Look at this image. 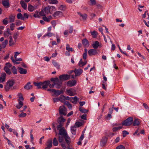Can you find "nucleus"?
<instances>
[{
    "mask_svg": "<svg viewBox=\"0 0 149 149\" xmlns=\"http://www.w3.org/2000/svg\"><path fill=\"white\" fill-rule=\"evenodd\" d=\"M107 139V137H103L101 141V143L102 145H104L106 143Z\"/></svg>",
    "mask_w": 149,
    "mask_h": 149,
    "instance_id": "33",
    "label": "nucleus"
},
{
    "mask_svg": "<svg viewBox=\"0 0 149 149\" xmlns=\"http://www.w3.org/2000/svg\"><path fill=\"white\" fill-rule=\"evenodd\" d=\"M84 123L82 122H77L75 123L74 126H77V127H79L81 126Z\"/></svg>",
    "mask_w": 149,
    "mask_h": 149,
    "instance_id": "43",
    "label": "nucleus"
},
{
    "mask_svg": "<svg viewBox=\"0 0 149 149\" xmlns=\"http://www.w3.org/2000/svg\"><path fill=\"white\" fill-rule=\"evenodd\" d=\"M54 35V34H53L50 32H48L44 36V37L47 36L49 37H52V36Z\"/></svg>",
    "mask_w": 149,
    "mask_h": 149,
    "instance_id": "56",
    "label": "nucleus"
},
{
    "mask_svg": "<svg viewBox=\"0 0 149 149\" xmlns=\"http://www.w3.org/2000/svg\"><path fill=\"white\" fill-rule=\"evenodd\" d=\"M54 81V84L56 87L58 88H59L62 84L61 81H60L57 78L55 79Z\"/></svg>",
    "mask_w": 149,
    "mask_h": 149,
    "instance_id": "9",
    "label": "nucleus"
},
{
    "mask_svg": "<svg viewBox=\"0 0 149 149\" xmlns=\"http://www.w3.org/2000/svg\"><path fill=\"white\" fill-rule=\"evenodd\" d=\"M116 149H125V147L122 145H120V146H117L116 148Z\"/></svg>",
    "mask_w": 149,
    "mask_h": 149,
    "instance_id": "64",
    "label": "nucleus"
},
{
    "mask_svg": "<svg viewBox=\"0 0 149 149\" xmlns=\"http://www.w3.org/2000/svg\"><path fill=\"white\" fill-rule=\"evenodd\" d=\"M15 83V81L13 80H9L6 83V84L5 87V89L6 91H9Z\"/></svg>",
    "mask_w": 149,
    "mask_h": 149,
    "instance_id": "3",
    "label": "nucleus"
},
{
    "mask_svg": "<svg viewBox=\"0 0 149 149\" xmlns=\"http://www.w3.org/2000/svg\"><path fill=\"white\" fill-rule=\"evenodd\" d=\"M17 101L18 102V104L16 105V107L18 109H20L23 105L24 103L23 101L24 98L22 94L21 93H19L17 95Z\"/></svg>",
    "mask_w": 149,
    "mask_h": 149,
    "instance_id": "1",
    "label": "nucleus"
},
{
    "mask_svg": "<svg viewBox=\"0 0 149 149\" xmlns=\"http://www.w3.org/2000/svg\"><path fill=\"white\" fill-rule=\"evenodd\" d=\"M133 120V119L132 117H129L123 122L122 125L125 126H130L132 124Z\"/></svg>",
    "mask_w": 149,
    "mask_h": 149,
    "instance_id": "2",
    "label": "nucleus"
},
{
    "mask_svg": "<svg viewBox=\"0 0 149 149\" xmlns=\"http://www.w3.org/2000/svg\"><path fill=\"white\" fill-rule=\"evenodd\" d=\"M3 34L4 36L6 37H8L9 35H11L10 29L7 28L6 31H4Z\"/></svg>",
    "mask_w": 149,
    "mask_h": 149,
    "instance_id": "22",
    "label": "nucleus"
},
{
    "mask_svg": "<svg viewBox=\"0 0 149 149\" xmlns=\"http://www.w3.org/2000/svg\"><path fill=\"white\" fill-rule=\"evenodd\" d=\"M71 131L73 134H76V128L75 126L74 125L71 127Z\"/></svg>",
    "mask_w": 149,
    "mask_h": 149,
    "instance_id": "27",
    "label": "nucleus"
},
{
    "mask_svg": "<svg viewBox=\"0 0 149 149\" xmlns=\"http://www.w3.org/2000/svg\"><path fill=\"white\" fill-rule=\"evenodd\" d=\"M63 93V91H56L55 94L56 95L58 96L60 95L61 94H62Z\"/></svg>",
    "mask_w": 149,
    "mask_h": 149,
    "instance_id": "48",
    "label": "nucleus"
},
{
    "mask_svg": "<svg viewBox=\"0 0 149 149\" xmlns=\"http://www.w3.org/2000/svg\"><path fill=\"white\" fill-rule=\"evenodd\" d=\"M12 70L13 73L14 74H16L17 73V71L15 66H13L12 68Z\"/></svg>",
    "mask_w": 149,
    "mask_h": 149,
    "instance_id": "50",
    "label": "nucleus"
},
{
    "mask_svg": "<svg viewBox=\"0 0 149 149\" xmlns=\"http://www.w3.org/2000/svg\"><path fill=\"white\" fill-rule=\"evenodd\" d=\"M20 3L22 7L24 9H26L27 8V4L25 3L23 1H20Z\"/></svg>",
    "mask_w": 149,
    "mask_h": 149,
    "instance_id": "41",
    "label": "nucleus"
},
{
    "mask_svg": "<svg viewBox=\"0 0 149 149\" xmlns=\"http://www.w3.org/2000/svg\"><path fill=\"white\" fill-rule=\"evenodd\" d=\"M47 148H50L52 147V141L51 139L49 140L48 141L47 143Z\"/></svg>",
    "mask_w": 149,
    "mask_h": 149,
    "instance_id": "34",
    "label": "nucleus"
},
{
    "mask_svg": "<svg viewBox=\"0 0 149 149\" xmlns=\"http://www.w3.org/2000/svg\"><path fill=\"white\" fill-rule=\"evenodd\" d=\"M66 92L67 95L70 96H73L76 94L75 90L72 88L67 89Z\"/></svg>",
    "mask_w": 149,
    "mask_h": 149,
    "instance_id": "4",
    "label": "nucleus"
},
{
    "mask_svg": "<svg viewBox=\"0 0 149 149\" xmlns=\"http://www.w3.org/2000/svg\"><path fill=\"white\" fill-rule=\"evenodd\" d=\"M45 1H47L50 4H58V1L57 0H44Z\"/></svg>",
    "mask_w": 149,
    "mask_h": 149,
    "instance_id": "24",
    "label": "nucleus"
},
{
    "mask_svg": "<svg viewBox=\"0 0 149 149\" xmlns=\"http://www.w3.org/2000/svg\"><path fill=\"white\" fill-rule=\"evenodd\" d=\"M10 40L9 41V45L10 46H12L14 45L16 42L15 40L13 41V39L11 36H10L9 37Z\"/></svg>",
    "mask_w": 149,
    "mask_h": 149,
    "instance_id": "26",
    "label": "nucleus"
},
{
    "mask_svg": "<svg viewBox=\"0 0 149 149\" xmlns=\"http://www.w3.org/2000/svg\"><path fill=\"white\" fill-rule=\"evenodd\" d=\"M48 14L47 10L46 9V7L42 10L41 11L39 12V14L40 16H45L46 15Z\"/></svg>",
    "mask_w": 149,
    "mask_h": 149,
    "instance_id": "10",
    "label": "nucleus"
},
{
    "mask_svg": "<svg viewBox=\"0 0 149 149\" xmlns=\"http://www.w3.org/2000/svg\"><path fill=\"white\" fill-rule=\"evenodd\" d=\"M11 66L12 65L11 64L8 63L6 64L4 68V70L8 74H10L11 73L9 68H10Z\"/></svg>",
    "mask_w": 149,
    "mask_h": 149,
    "instance_id": "5",
    "label": "nucleus"
},
{
    "mask_svg": "<svg viewBox=\"0 0 149 149\" xmlns=\"http://www.w3.org/2000/svg\"><path fill=\"white\" fill-rule=\"evenodd\" d=\"M79 110L83 113H86L88 112V110L85 109L82 107H79Z\"/></svg>",
    "mask_w": 149,
    "mask_h": 149,
    "instance_id": "39",
    "label": "nucleus"
},
{
    "mask_svg": "<svg viewBox=\"0 0 149 149\" xmlns=\"http://www.w3.org/2000/svg\"><path fill=\"white\" fill-rule=\"evenodd\" d=\"M75 76L80 75L83 72L82 70L80 69H75L74 71Z\"/></svg>",
    "mask_w": 149,
    "mask_h": 149,
    "instance_id": "20",
    "label": "nucleus"
},
{
    "mask_svg": "<svg viewBox=\"0 0 149 149\" xmlns=\"http://www.w3.org/2000/svg\"><path fill=\"white\" fill-rule=\"evenodd\" d=\"M91 35L93 37V38H95L97 35V32L95 31H94L93 32H91Z\"/></svg>",
    "mask_w": 149,
    "mask_h": 149,
    "instance_id": "54",
    "label": "nucleus"
},
{
    "mask_svg": "<svg viewBox=\"0 0 149 149\" xmlns=\"http://www.w3.org/2000/svg\"><path fill=\"white\" fill-rule=\"evenodd\" d=\"M78 14L84 20H85L86 19L87 17V15L85 14H82L78 12Z\"/></svg>",
    "mask_w": 149,
    "mask_h": 149,
    "instance_id": "32",
    "label": "nucleus"
},
{
    "mask_svg": "<svg viewBox=\"0 0 149 149\" xmlns=\"http://www.w3.org/2000/svg\"><path fill=\"white\" fill-rule=\"evenodd\" d=\"M91 5H94L96 4V1L95 0H89Z\"/></svg>",
    "mask_w": 149,
    "mask_h": 149,
    "instance_id": "59",
    "label": "nucleus"
},
{
    "mask_svg": "<svg viewBox=\"0 0 149 149\" xmlns=\"http://www.w3.org/2000/svg\"><path fill=\"white\" fill-rule=\"evenodd\" d=\"M34 84L38 89L41 88L42 86V82H41L39 83L34 82Z\"/></svg>",
    "mask_w": 149,
    "mask_h": 149,
    "instance_id": "35",
    "label": "nucleus"
},
{
    "mask_svg": "<svg viewBox=\"0 0 149 149\" xmlns=\"http://www.w3.org/2000/svg\"><path fill=\"white\" fill-rule=\"evenodd\" d=\"M148 17L147 19V21L144 20L143 22L145 23V24L147 26L149 27V15L148 14Z\"/></svg>",
    "mask_w": 149,
    "mask_h": 149,
    "instance_id": "46",
    "label": "nucleus"
},
{
    "mask_svg": "<svg viewBox=\"0 0 149 149\" xmlns=\"http://www.w3.org/2000/svg\"><path fill=\"white\" fill-rule=\"evenodd\" d=\"M42 19H43V20L46 22H49V19L47 17H46L45 16L43 17H42Z\"/></svg>",
    "mask_w": 149,
    "mask_h": 149,
    "instance_id": "62",
    "label": "nucleus"
},
{
    "mask_svg": "<svg viewBox=\"0 0 149 149\" xmlns=\"http://www.w3.org/2000/svg\"><path fill=\"white\" fill-rule=\"evenodd\" d=\"M6 74L5 73L1 74V77H0V83H2L5 80Z\"/></svg>",
    "mask_w": 149,
    "mask_h": 149,
    "instance_id": "23",
    "label": "nucleus"
},
{
    "mask_svg": "<svg viewBox=\"0 0 149 149\" xmlns=\"http://www.w3.org/2000/svg\"><path fill=\"white\" fill-rule=\"evenodd\" d=\"M32 87V85L31 84V83L30 82H29L25 86L24 88L27 90H29Z\"/></svg>",
    "mask_w": 149,
    "mask_h": 149,
    "instance_id": "30",
    "label": "nucleus"
},
{
    "mask_svg": "<svg viewBox=\"0 0 149 149\" xmlns=\"http://www.w3.org/2000/svg\"><path fill=\"white\" fill-rule=\"evenodd\" d=\"M8 43V40H6L4 41L2 43V45H1V47L2 48H4L7 45Z\"/></svg>",
    "mask_w": 149,
    "mask_h": 149,
    "instance_id": "42",
    "label": "nucleus"
},
{
    "mask_svg": "<svg viewBox=\"0 0 149 149\" xmlns=\"http://www.w3.org/2000/svg\"><path fill=\"white\" fill-rule=\"evenodd\" d=\"M59 77L61 81L66 80L69 79L70 76L68 74H64L60 75Z\"/></svg>",
    "mask_w": 149,
    "mask_h": 149,
    "instance_id": "13",
    "label": "nucleus"
},
{
    "mask_svg": "<svg viewBox=\"0 0 149 149\" xmlns=\"http://www.w3.org/2000/svg\"><path fill=\"white\" fill-rule=\"evenodd\" d=\"M52 63L54 65V66L56 67L57 69H59L60 68V65L58 63L56 62L54 60H53L52 61Z\"/></svg>",
    "mask_w": 149,
    "mask_h": 149,
    "instance_id": "28",
    "label": "nucleus"
},
{
    "mask_svg": "<svg viewBox=\"0 0 149 149\" xmlns=\"http://www.w3.org/2000/svg\"><path fill=\"white\" fill-rule=\"evenodd\" d=\"M64 138L67 143L68 144L70 142V138L68 135L67 134L64 136Z\"/></svg>",
    "mask_w": 149,
    "mask_h": 149,
    "instance_id": "36",
    "label": "nucleus"
},
{
    "mask_svg": "<svg viewBox=\"0 0 149 149\" xmlns=\"http://www.w3.org/2000/svg\"><path fill=\"white\" fill-rule=\"evenodd\" d=\"M86 63L87 61H85L84 62H83L82 59H81L79 63L78 64L80 66H82L86 65Z\"/></svg>",
    "mask_w": 149,
    "mask_h": 149,
    "instance_id": "37",
    "label": "nucleus"
},
{
    "mask_svg": "<svg viewBox=\"0 0 149 149\" xmlns=\"http://www.w3.org/2000/svg\"><path fill=\"white\" fill-rule=\"evenodd\" d=\"M18 36V34L17 33H15L13 35V38L14 39V40H15V41H16L17 38V36Z\"/></svg>",
    "mask_w": 149,
    "mask_h": 149,
    "instance_id": "60",
    "label": "nucleus"
},
{
    "mask_svg": "<svg viewBox=\"0 0 149 149\" xmlns=\"http://www.w3.org/2000/svg\"><path fill=\"white\" fill-rule=\"evenodd\" d=\"M50 84L49 81H45L42 82V87L43 89L47 88Z\"/></svg>",
    "mask_w": 149,
    "mask_h": 149,
    "instance_id": "17",
    "label": "nucleus"
},
{
    "mask_svg": "<svg viewBox=\"0 0 149 149\" xmlns=\"http://www.w3.org/2000/svg\"><path fill=\"white\" fill-rule=\"evenodd\" d=\"M21 53V52H15L14 53V57L15 59H16L17 58V56H18L19 54H20Z\"/></svg>",
    "mask_w": 149,
    "mask_h": 149,
    "instance_id": "58",
    "label": "nucleus"
},
{
    "mask_svg": "<svg viewBox=\"0 0 149 149\" xmlns=\"http://www.w3.org/2000/svg\"><path fill=\"white\" fill-rule=\"evenodd\" d=\"M76 83V81L75 80H70L67 82V85L68 86L72 87L75 86Z\"/></svg>",
    "mask_w": 149,
    "mask_h": 149,
    "instance_id": "11",
    "label": "nucleus"
},
{
    "mask_svg": "<svg viewBox=\"0 0 149 149\" xmlns=\"http://www.w3.org/2000/svg\"><path fill=\"white\" fill-rule=\"evenodd\" d=\"M97 53V50L95 49H91L88 51V54L89 56L95 55Z\"/></svg>",
    "mask_w": 149,
    "mask_h": 149,
    "instance_id": "14",
    "label": "nucleus"
},
{
    "mask_svg": "<svg viewBox=\"0 0 149 149\" xmlns=\"http://www.w3.org/2000/svg\"><path fill=\"white\" fill-rule=\"evenodd\" d=\"M15 26V23H11L10 26V30L11 31H13L14 29Z\"/></svg>",
    "mask_w": 149,
    "mask_h": 149,
    "instance_id": "51",
    "label": "nucleus"
},
{
    "mask_svg": "<svg viewBox=\"0 0 149 149\" xmlns=\"http://www.w3.org/2000/svg\"><path fill=\"white\" fill-rule=\"evenodd\" d=\"M58 8L59 10H64L65 9V6L61 5L59 6Z\"/></svg>",
    "mask_w": 149,
    "mask_h": 149,
    "instance_id": "53",
    "label": "nucleus"
},
{
    "mask_svg": "<svg viewBox=\"0 0 149 149\" xmlns=\"http://www.w3.org/2000/svg\"><path fill=\"white\" fill-rule=\"evenodd\" d=\"M19 72L22 74H25L27 73V70L25 69H24L22 68L18 67Z\"/></svg>",
    "mask_w": 149,
    "mask_h": 149,
    "instance_id": "25",
    "label": "nucleus"
},
{
    "mask_svg": "<svg viewBox=\"0 0 149 149\" xmlns=\"http://www.w3.org/2000/svg\"><path fill=\"white\" fill-rule=\"evenodd\" d=\"M22 113L21 114L18 115V116L19 118H23L25 117L26 116V113H24L23 112H21Z\"/></svg>",
    "mask_w": 149,
    "mask_h": 149,
    "instance_id": "55",
    "label": "nucleus"
},
{
    "mask_svg": "<svg viewBox=\"0 0 149 149\" xmlns=\"http://www.w3.org/2000/svg\"><path fill=\"white\" fill-rule=\"evenodd\" d=\"M65 97L63 95H61L59 97V101L61 102H63L65 100Z\"/></svg>",
    "mask_w": 149,
    "mask_h": 149,
    "instance_id": "44",
    "label": "nucleus"
},
{
    "mask_svg": "<svg viewBox=\"0 0 149 149\" xmlns=\"http://www.w3.org/2000/svg\"><path fill=\"white\" fill-rule=\"evenodd\" d=\"M82 43L85 47H88L89 46V43L88 41L86 39H84L82 40Z\"/></svg>",
    "mask_w": 149,
    "mask_h": 149,
    "instance_id": "21",
    "label": "nucleus"
},
{
    "mask_svg": "<svg viewBox=\"0 0 149 149\" xmlns=\"http://www.w3.org/2000/svg\"><path fill=\"white\" fill-rule=\"evenodd\" d=\"M45 7L47 11L48 14L49 13L52 14L56 10V8L54 6H48Z\"/></svg>",
    "mask_w": 149,
    "mask_h": 149,
    "instance_id": "7",
    "label": "nucleus"
},
{
    "mask_svg": "<svg viewBox=\"0 0 149 149\" xmlns=\"http://www.w3.org/2000/svg\"><path fill=\"white\" fill-rule=\"evenodd\" d=\"M140 123V120L139 119L134 118L133 122V126H139Z\"/></svg>",
    "mask_w": 149,
    "mask_h": 149,
    "instance_id": "18",
    "label": "nucleus"
},
{
    "mask_svg": "<svg viewBox=\"0 0 149 149\" xmlns=\"http://www.w3.org/2000/svg\"><path fill=\"white\" fill-rule=\"evenodd\" d=\"M77 100L78 98L76 96L72 97L71 98V101L73 103L75 104H76Z\"/></svg>",
    "mask_w": 149,
    "mask_h": 149,
    "instance_id": "31",
    "label": "nucleus"
},
{
    "mask_svg": "<svg viewBox=\"0 0 149 149\" xmlns=\"http://www.w3.org/2000/svg\"><path fill=\"white\" fill-rule=\"evenodd\" d=\"M59 112L61 114L65 115L67 113L66 109L64 106H61L59 107Z\"/></svg>",
    "mask_w": 149,
    "mask_h": 149,
    "instance_id": "6",
    "label": "nucleus"
},
{
    "mask_svg": "<svg viewBox=\"0 0 149 149\" xmlns=\"http://www.w3.org/2000/svg\"><path fill=\"white\" fill-rule=\"evenodd\" d=\"M128 134H129L128 132H127L126 131L124 130L123 131V137L127 135Z\"/></svg>",
    "mask_w": 149,
    "mask_h": 149,
    "instance_id": "63",
    "label": "nucleus"
},
{
    "mask_svg": "<svg viewBox=\"0 0 149 149\" xmlns=\"http://www.w3.org/2000/svg\"><path fill=\"white\" fill-rule=\"evenodd\" d=\"M53 145L54 146H57L58 144V143L57 140L56 139V138H54L53 140Z\"/></svg>",
    "mask_w": 149,
    "mask_h": 149,
    "instance_id": "52",
    "label": "nucleus"
},
{
    "mask_svg": "<svg viewBox=\"0 0 149 149\" xmlns=\"http://www.w3.org/2000/svg\"><path fill=\"white\" fill-rule=\"evenodd\" d=\"M28 8L29 11L30 12H32L35 9L34 7L30 4H29Z\"/></svg>",
    "mask_w": 149,
    "mask_h": 149,
    "instance_id": "38",
    "label": "nucleus"
},
{
    "mask_svg": "<svg viewBox=\"0 0 149 149\" xmlns=\"http://www.w3.org/2000/svg\"><path fill=\"white\" fill-rule=\"evenodd\" d=\"M59 134L61 135L65 136L67 134L66 131L65 130L64 128H62L59 130Z\"/></svg>",
    "mask_w": 149,
    "mask_h": 149,
    "instance_id": "16",
    "label": "nucleus"
},
{
    "mask_svg": "<svg viewBox=\"0 0 149 149\" xmlns=\"http://www.w3.org/2000/svg\"><path fill=\"white\" fill-rule=\"evenodd\" d=\"M65 119L63 118L62 116H60L58 119V122L59 123L63 124L65 121Z\"/></svg>",
    "mask_w": 149,
    "mask_h": 149,
    "instance_id": "29",
    "label": "nucleus"
},
{
    "mask_svg": "<svg viewBox=\"0 0 149 149\" xmlns=\"http://www.w3.org/2000/svg\"><path fill=\"white\" fill-rule=\"evenodd\" d=\"M8 18L6 17L5 19H3L2 22L3 24L5 25H7L9 22L8 21Z\"/></svg>",
    "mask_w": 149,
    "mask_h": 149,
    "instance_id": "49",
    "label": "nucleus"
},
{
    "mask_svg": "<svg viewBox=\"0 0 149 149\" xmlns=\"http://www.w3.org/2000/svg\"><path fill=\"white\" fill-rule=\"evenodd\" d=\"M8 19H9V22L10 23H13L15 21V16L14 15H11L9 16L8 18Z\"/></svg>",
    "mask_w": 149,
    "mask_h": 149,
    "instance_id": "19",
    "label": "nucleus"
},
{
    "mask_svg": "<svg viewBox=\"0 0 149 149\" xmlns=\"http://www.w3.org/2000/svg\"><path fill=\"white\" fill-rule=\"evenodd\" d=\"M2 3L5 8H8L10 6L8 0H2Z\"/></svg>",
    "mask_w": 149,
    "mask_h": 149,
    "instance_id": "15",
    "label": "nucleus"
},
{
    "mask_svg": "<svg viewBox=\"0 0 149 149\" xmlns=\"http://www.w3.org/2000/svg\"><path fill=\"white\" fill-rule=\"evenodd\" d=\"M92 47L95 49H97L98 47L101 48L102 47V45L101 43L97 41L93 42L92 45Z\"/></svg>",
    "mask_w": 149,
    "mask_h": 149,
    "instance_id": "8",
    "label": "nucleus"
},
{
    "mask_svg": "<svg viewBox=\"0 0 149 149\" xmlns=\"http://www.w3.org/2000/svg\"><path fill=\"white\" fill-rule=\"evenodd\" d=\"M63 16V13L61 11H57L54 13L53 15V16L56 18L62 17Z\"/></svg>",
    "mask_w": 149,
    "mask_h": 149,
    "instance_id": "12",
    "label": "nucleus"
},
{
    "mask_svg": "<svg viewBox=\"0 0 149 149\" xmlns=\"http://www.w3.org/2000/svg\"><path fill=\"white\" fill-rule=\"evenodd\" d=\"M122 128V126H119L118 127H114L113 129L112 130L113 132H116L117 131L120 130Z\"/></svg>",
    "mask_w": 149,
    "mask_h": 149,
    "instance_id": "45",
    "label": "nucleus"
},
{
    "mask_svg": "<svg viewBox=\"0 0 149 149\" xmlns=\"http://www.w3.org/2000/svg\"><path fill=\"white\" fill-rule=\"evenodd\" d=\"M66 49L68 51V52H72L73 50V49L70 47V45L68 44L66 45Z\"/></svg>",
    "mask_w": 149,
    "mask_h": 149,
    "instance_id": "47",
    "label": "nucleus"
},
{
    "mask_svg": "<svg viewBox=\"0 0 149 149\" xmlns=\"http://www.w3.org/2000/svg\"><path fill=\"white\" fill-rule=\"evenodd\" d=\"M17 17L18 19L23 20L24 19V17H23V16L22 14L20 13L17 14Z\"/></svg>",
    "mask_w": 149,
    "mask_h": 149,
    "instance_id": "40",
    "label": "nucleus"
},
{
    "mask_svg": "<svg viewBox=\"0 0 149 149\" xmlns=\"http://www.w3.org/2000/svg\"><path fill=\"white\" fill-rule=\"evenodd\" d=\"M33 16L36 18H40V16L39 14V12L38 13V11H36L33 15Z\"/></svg>",
    "mask_w": 149,
    "mask_h": 149,
    "instance_id": "57",
    "label": "nucleus"
},
{
    "mask_svg": "<svg viewBox=\"0 0 149 149\" xmlns=\"http://www.w3.org/2000/svg\"><path fill=\"white\" fill-rule=\"evenodd\" d=\"M22 24V23L21 21L19 20L15 22V24L17 26H20Z\"/></svg>",
    "mask_w": 149,
    "mask_h": 149,
    "instance_id": "61",
    "label": "nucleus"
}]
</instances>
